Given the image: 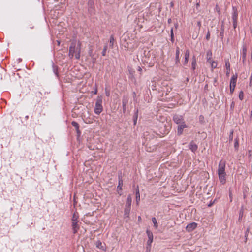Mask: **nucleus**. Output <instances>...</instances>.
Masks as SVG:
<instances>
[{
	"label": "nucleus",
	"instance_id": "nucleus-34",
	"mask_svg": "<svg viewBox=\"0 0 252 252\" xmlns=\"http://www.w3.org/2000/svg\"><path fill=\"white\" fill-rule=\"evenodd\" d=\"M199 121L201 123H204V116L203 115H200L199 117Z\"/></svg>",
	"mask_w": 252,
	"mask_h": 252
},
{
	"label": "nucleus",
	"instance_id": "nucleus-12",
	"mask_svg": "<svg viewBox=\"0 0 252 252\" xmlns=\"http://www.w3.org/2000/svg\"><path fill=\"white\" fill-rule=\"evenodd\" d=\"M233 13L232 15V19L233 22H237V17H238V12L237 9L236 7H233Z\"/></svg>",
	"mask_w": 252,
	"mask_h": 252
},
{
	"label": "nucleus",
	"instance_id": "nucleus-23",
	"mask_svg": "<svg viewBox=\"0 0 252 252\" xmlns=\"http://www.w3.org/2000/svg\"><path fill=\"white\" fill-rule=\"evenodd\" d=\"M95 245L96 247L99 249H104L103 247L102 246V243L100 240H98L96 242Z\"/></svg>",
	"mask_w": 252,
	"mask_h": 252
},
{
	"label": "nucleus",
	"instance_id": "nucleus-52",
	"mask_svg": "<svg viewBox=\"0 0 252 252\" xmlns=\"http://www.w3.org/2000/svg\"><path fill=\"white\" fill-rule=\"evenodd\" d=\"M106 94L107 96H108L109 95V92H106Z\"/></svg>",
	"mask_w": 252,
	"mask_h": 252
},
{
	"label": "nucleus",
	"instance_id": "nucleus-29",
	"mask_svg": "<svg viewBox=\"0 0 252 252\" xmlns=\"http://www.w3.org/2000/svg\"><path fill=\"white\" fill-rule=\"evenodd\" d=\"M108 46L106 44L103 48V51L102 52V56H106V51L107 50Z\"/></svg>",
	"mask_w": 252,
	"mask_h": 252
},
{
	"label": "nucleus",
	"instance_id": "nucleus-58",
	"mask_svg": "<svg viewBox=\"0 0 252 252\" xmlns=\"http://www.w3.org/2000/svg\"><path fill=\"white\" fill-rule=\"evenodd\" d=\"M91 122L90 121H88V122H87V121H86V123H90Z\"/></svg>",
	"mask_w": 252,
	"mask_h": 252
},
{
	"label": "nucleus",
	"instance_id": "nucleus-25",
	"mask_svg": "<svg viewBox=\"0 0 252 252\" xmlns=\"http://www.w3.org/2000/svg\"><path fill=\"white\" fill-rule=\"evenodd\" d=\"M78 216L75 213H74L71 219L72 222H78Z\"/></svg>",
	"mask_w": 252,
	"mask_h": 252
},
{
	"label": "nucleus",
	"instance_id": "nucleus-46",
	"mask_svg": "<svg viewBox=\"0 0 252 252\" xmlns=\"http://www.w3.org/2000/svg\"><path fill=\"white\" fill-rule=\"evenodd\" d=\"M246 196H247V195H246V193L245 192H244L243 193V198H244V199H245L246 198Z\"/></svg>",
	"mask_w": 252,
	"mask_h": 252
},
{
	"label": "nucleus",
	"instance_id": "nucleus-20",
	"mask_svg": "<svg viewBox=\"0 0 252 252\" xmlns=\"http://www.w3.org/2000/svg\"><path fill=\"white\" fill-rule=\"evenodd\" d=\"M136 200L137 204H138L139 201L140 200V192L138 187H137L136 190Z\"/></svg>",
	"mask_w": 252,
	"mask_h": 252
},
{
	"label": "nucleus",
	"instance_id": "nucleus-13",
	"mask_svg": "<svg viewBox=\"0 0 252 252\" xmlns=\"http://www.w3.org/2000/svg\"><path fill=\"white\" fill-rule=\"evenodd\" d=\"M225 67L226 68V75L228 76L230 73V64L228 59L225 60Z\"/></svg>",
	"mask_w": 252,
	"mask_h": 252
},
{
	"label": "nucleus",
	"instance_id": "nucleus-5",
	"mask_svg": "<svg viewBox=\"0 0 252 252\" xmlns=\"http://www.w3.org/2000/svg\"><path fill=\"white\" fill-rule=\"evenodd\" d=\"M146 233L148 237V240L147 243L148 246H149L150 247H151V243H152L153 240V233L152 232H151L150 231H149L148 230H147L146 231Z\"/></svg>",
	"mask_w": 252,
	"mask_h": 252
},
{
	"label": "nucleus",
	"instance_id": "nucleus-39",
	"mask_svg": "<svg viewBox=\"0 0 252 252\" xmlns=\"http://www.w3.org/2000/svg\"><path fill=\"white\" fill-rule=\"evenodd\" d=\"M171 41H173L174 40V37H173V32L172 29H171Z\"/></svg>",
	"mask_w": 252,
	"mask_h": 252
},
{
	"label": "nucleus",
	"instance_id": "nucleus-32",
	"mask_svg": "<svg viewBox=\"0 0 252 252\" xmlns=\"http://www.w3.org/2000/svg\"><path fill=\"white\" fill-rule=\"evenodd\" d=\"M239 98L241 100H242L244 98V93L243 91H240L239 94Z\"/></svg>",
	"mask_w": 252,
	"mask_h": 252
},
{
	"label": "nucleus",
	"instance_id": "nucleus-56",
	"mask_svg": "<svg viewBox=\"0 0 252 252\" xmlns=\"http://www.w3.org/2000/svg\"><path fill=\"white\" fill-rule=\"evenodd\" d=\"M170 21H171V19H168V22L170 23Z\"/></svg>",
	"mask_w": 252,
	"mask_h": 252
},
{
	"label": "nucleus",
	"instance_id": "nucleus-4",
	"mask_svg": "<svg viewBox=\"0 0 252 252\" xmlns=\"http://www.w3.org/2000/svg\"><path fill=\"white\" fill-rule=\"evenodd\" d=\"M173 120L177 124H182L185 123L184 118L181 115H175L173 117Z\"/></svg>",
	"mask_w": 252,
	"mask_h": 252
},
{
	"label": "nucleus",
	"instance_id": "nucleus-42",
	"mask_svg": "<svg viewBox=\"0 0 252 252\" xmlns=\"http://www.w3.org/2000/svg\"><path fill=\"white\" fill-rule=\"evenodd\" d=\"M233 26L234 29H235L237 27V22H233Z\"/></svg>",
	"mask_w": 252,
	"mask_h": 252
},
{
	"label": "nucleus",
	"instance_id": "nucleus-35",
	"mask_svg": "<svg viewBox=\"0 0 252 252\" xmlns=\"http://www.w3.org/2000/svg\"><path fill=\"white\" fill-rule=\"evenodd\" d=\"M243 206L241 208V209L240 211V213H239V219H240L242 217V216H243Z\"/></svg>",
	"mask_w": 252,
	"mask_h": 252
},
{
	"label": "nucleus",
	"instance_id": "nucleus-57",
	"mask_svg": "<svg viewBox=\"0 0 252 252\" xmlns=\"http://www.w3.org/2000/svg\"><path fill=\"white\" fill-rule=\"evenodd\" d=\"M28 116H26V118L27 119L28 118Z\"/></svg>",
	"mask_w": 252,
	"mask_h": 252
},
{
	"label": "nucleus",
	"instance_id": "nucleus-53",
	"mask_svg": "<svg viewBox=\"0 0 252 252\" xmlns=\"http://www.w3.org/2000/svg\"><path fill=\"white\" fill-rule=\"evenodd\" d=\"M97 90H95V91H94V94H97Z\"/></svg>",
	"mask_w": 252,
	"mask_h": 252
},
{
	"label": "nucleus",
	"instance_id": "nucleus-7",
	"mask_svg": "<svg viewBox=\"0 0 252 252\" xmlns=\"http://www.w3.org/2000/svg\"><path fill=\"white\" fill-rule=\"evenodd\" d=\"M247 46L246 45H243L242 46V62L243 63H245L246 56H247Z\"/></svg>",
	"mask_w": 252,
	"mask_h": 252
},
{
	"label": "nucleus",
	"instance_id": "nucleus-38",
	"mask_svg": "<svg viewBox=\"0 0 252 252\" xmlns=\"http://www.w3.org/2000/svg\"><path fill=\"white\" fill-rule=\"evenodd\" d=\"M234 89H235V87H231V86H230V93L231 94H233L234 91Z\"/></svg>",
	"mask_w": 252,
	"mask_h": 252
},
{
	"label": "nucleus",
	"instance_id": "nucleus-49",
	"mask_svg": "<svg viewBox=\"0 0 252 252\" xmlns=\"http://www.w3.org/2000/svg\"><path fill=\"white\" fill-rule=\"evenodd\" d=\"M200 4H199V3H196V7L198 8Z\"/></svg>",
	"mask_w": 252,
	"mask_h": 252
},
{
	"label": "nucleus",
	"instance_id": "nucleus-31",
	"mask_svg": "<svg viewBox=\"0 0 252 252\" xmlns=\"http://www.w3.org/2000/svg\"><path fill=\"white\" fill-rule=\"evenodd\" d=\"M138 110L136 111L135 114V118L133 120L134 125H135L137 123V120L138 117Z\"/></svg>",
	"mask_w": 252,
	"mask_h": 252
},
{
	"label": "nucleus",
	"instance_id": "nucleus-9",
	"mask_svg": "<svg viewBox=\"0 0 252 252\" xmlns=\"http://www.w3.org/2000/svg\"><path fill=\"white\" fill-rule=\"evenodd\" d=\"M187 127V126L185 124V123L179 125L178 126V128H177V132H178V135L182 134L183 133V129Z\"/></svg>",
	"mask_w": 252,
	"mask_h": 252
},
{
	"label": "nucleus",
	"instance_id": "nucleus-3",
	"mask_svg": "<svg viewBox=\"0 0 252 252\" xmlns=\"http://www.w3.org/2000/svg\"><path fill=\"white\" fill-rule=\"evenodd\" d=\"M103 107L102 106V96L101 95L98 96L96 99L95 106L94 108V112L97 115L100 114L103 111Z\"/></svg>",
	"mask_w": 252,
	"mask_h": 252
},
{
	"label": "nucleus",
	"instance_id": "nucleus-24",
	"mask_svg": "<svg viewBox=\"0 0 252 252\" xmlns=\"http://www.w3.org/2000/svg\"><path fill=\"white\" fill-rule=\"evenodd\" d=\"M211 66L212 70L217 67V63L215 61H212L209 63Z\"/></svg>",
	"mask_w": 252,
	"mask_h": 252
},
{
	"label": "nucleus",
	"instance_id": "nucleus-54",
	"mask_svg": "<svg viewBox=\"0 0 252 252\" xmlns=\"http://www.w3.org/2000/svg\"><path fill=\"white\" fill-rule=\"evenodd\" d=\"M147 133H148V132H146L144 133V135L145 136H147V134H146Z\"/></svg>",
	"mask_w": 252,
	"mask_h": 252
},
{
	"label": "nucleus",
	"instance_id": "nucleus-48",
	"mask_svg": "<svg viewBox=\"0 0 252 252\" xmlns=\"http://www.w3.org/2000/svg\"><path fill=\"white\" fill-rule=\"evenodd\" d=\"M138 71L141 72L142 71V68L140 67H138Z\"/></svg>",
	"mask_w": 252,
	"mask_h": 252
},
{
	"label": "nucleus",
	"instance_id": "nucleus-45",
	"mask_svg": "<svg viewBox=\"0 0 252 252\" xmlns=\"http://www.w3.org/2000/svg\"><path fill=\"white\" fill-rule=\"evenodd\" d=\"M150 247L149 246L147 247V251H146V252H150Z\"/></svg>",
	"mask_w": 252,
	"mask_h": 252
},
{
	"label": "nucleus",
	"instance_id": "nucleus-1",
	"mask_svg": "<svg viewBox=\"0 0 252 252\" xmlns=\"http://www.w3.org/2000/svg\"><path fill=\"white\" fill-rule=\"evenodd\" d=\"M81 44L80 41H72L69 47V56L72 58L74 56L76 59L79 60L80 57Z\"/></svg>",
	"mask_w": 252,
	"mask_h": 252
},
{
	"label": "nucleus",
	"instance_id": "nucleus-17",
	"mask_svg": "<svg viewBox=\"0 0 252 252\" xmlns=\"http://www.w3.org/2000/svg\"><path fill=\"white\" fill-rule=\"evenodd\" d=\"M189 57V50H186L185 52V61L184 62V64H187L188 62V60Z\"/></svg>",
	"mask_w": 252,
	"mask_h": 252
},
{
	"label": "nucleus",
	"instance_id": "nucleus-21",
	"mask_svg": "<svg viewBox=\"0 0 252 252\" xmlns=\"http://www.w3.org/2000/svg\"><path fill=\"white\" fill-rule=\"evenodd\" d=\"M131 202H132V198L131 197V196L130 195H129L127 198V200H126L125 205L131 206Z\"/></svg>",
	"mask_w": 252,
	"mask_h": 252
},
{
	"label": "nucleus",
	"instance_id": "nucleus-2",
	"mask_svg": "<svg viewBox=\"0 0 252 252\" xmlns=\"http://www.w3.org/2000/svg\"><path fill=\"white\" fill-rule=\"evenodd\" d=\"M225 161L220 160L219 164L218 174L220 182L224 185L226 183Z\"/></svg>",
	"mask_w": 252,
	"mask_h": 252
},
{
	"label": "nucleus",
	"instance_id": "nucleus-8",
	"mask_svg": "<svg viewBox=\"0 0 252 252\" xmlns=\"http://www.w3.org/2000/svg\"><path fill=\"white\" fill-rule=\"evenodd\" d=\"M79 228L80 226L78 224V222H72V228L73 234L77 233Z\"/></svg>",
	"mask_w": 252,
	"mask_h": 252
},
{
	"label": "nucleus",
	"instance_id": "nucleus-37",
	"mask_svg": "<svg viewBox=\"0 0 252 252\" xmlns=\"http://www.w3.org/2000/svg\"><path fill=\"white\" fill-rule=\"evenodd\" d=\"M210 33L209 31H208L207 32V34L206 35V38L207 40H209L210 39Z\"/></svg>",
	"mask_w": 252,
	"mask_h": 252
},
{
	"label": "nucleus",
	"instance_id": "nucleus-22",
	"mask_svg": "<svg viewBox=\"0 0 252 252\" xmlns=\"http://www.w3.org/2000/svg\"><path fill=\"white\" fill-rule=\"evenodd\" d=\"M114 41H115V39H114V36L113 35H111V36L110 37L109 42H110V47L111 48H113Z\"/></svg>",
	"mask_w": 252,
	"mask_h": 252
},
{
	"label": "nucleus",
	"instance_id": "nucleus-27",
	"mask_svg": "<svg viewBox=\"0 0 252 252\" xmlns=\"http://www.w3.org/2000/svg\"><path fill=\"white\" fill-rule=\"evenodd\" d=\"M152 222L154 224V226L156 228L158 227V223L155 217H153L152 219Z\"/></svg>",
	"mask_w": 252,
	"mask_h": 252
},
{
	"label": "nucleus",
	"instance_id": "nucleus-43",
	"mask_svg": "<svg viewBox=\"0 0 252 252\" xmlns=\"http://www.w3.org/2000/svg\"><path fill=\"white\" fill-rule=\"evenodd\" d=\"M229 198L230 199V202H232V194L231 192L229 193Z\"/></svg>",
	"mask_w": 252,
	"mask_h": 252
},
{
	"label": "nucleus",
	"instance_id": "nucleus-19",
	"mask_svg": "<svg viewBox=\"0 0 252 252\" xmlns=\"http://www.w3.org/2000/svg\"><path fill=\"white\" fill-rule=\"evenodd\" d=\"M196 66V60L195 56L192 57V63H191V68L193 70H194Z\"/></svg>",
	"mask_w": 252,
	"mask_h": 252
},
{
	"label": "nucleus",
	"instance_id": "nucleus-41",
	"mask_svg": "<svg viewBox=\"0 0 252 252\" xmlns=\"http://www.w3.org/2000/svg\"><path fill=\"white\" fill-rule=\"evenodd\" d=\"M89 54L90 56H91V57H93V52H92V49H90L89 50Z\"/></svg>",
	"mask_w": 252,
	"mask_h": 252
},
{
	"label": "nucleus",
	"instance_id": "nucleus-30",
	"mask_svg": "<svg viewBox=\"0 0 252 252\" xmlns=\"http://www.w3.org/2000/svg\"><path fill=\"white\" fill-rule=\"evenodd\" d=\"M239 147V142H238V138H236L235 139V143H234V148L235 149H238Z\"/></svg>",
	"mask_w": 252,
	"mask_h": 252
},
{
	"label": "nucleus",
	"instance_id": "nucleus-50",
	"mask_svg": "<svg viewBox=\"0 0 252 252\" xmlns=\"http://www.w3.org/2000/svg\"><path fill=\"white\" fill-rule=\"evenodd\" d=\"M92 2H93L92 1V0H89V3L90 4H92Z\"/></svg>",
	"mask_w": 252,
	"mask_h": 252
},
{
	"label": "nucleus",
	"instance_id": "nucleus-47",
	"mask_svg": "<svg viewBox=\"0 0 252 252\" xmlns=\"http://www.w3.org/2000/svg\"><path fill=\"white\" fill-rule=\"evenodd\" d=\"M213 203H210L208 205V207H211L213 205Z\"/></svg>",
	"mask_w": 252,
	"mask_h": 252
},
{
	"label": "nucleus",
	"instance_id": "nucleus-11",
	"mask_svg": "<svg viewBox=\"0 0 252 252\" xmlns=\"http://www.w3.org/2000/svg\"><path fill=\"white\" fill-rule=\"evenodd\" d=\"M237 79V75H233L230 79V86L235 87Z\"/></svg>",
	"mask_w": 252,
	"mask_h": 252
},
{
	"label": "nucleus",
	"instance_id": "nucleus-10",
	"mask_svg": "<svg viewBox=\"0 0 252 252\" xmlns=\"http://www.w3.org/2000/svg\"><path fill=\"white\" fill-rule=\"evenodd\" d=\"M123 180L120 176H119L118 185L117 187V191L120 195H122V193L120 192L119 191L122 190Z\"/></svg>",
	"mask_w": 252,
	"mask_h": 252
},
{
	"label": "nucleus",
	"instance_id": "nucleus-55",
	"mask_svg": "<svg viewBox=\"0 0 252 252\" xmlns=\"http://www.w3.org/2000/svg\"><path fill=\"white\" fill-rule=\"evenodd\" d=\"M57 42H58V45H60V41H57Z\"/></svg>",
	"mask_w": 252,
	"mask_h": 252
},
{
	"label": "nucleus",
	"instance_id": "nucleus-51",
	"mask_svg": "<svg viewBox=\"0 0 252 252\" xmlns=\"http://www.w3.org/2000/svg\"><path fill=\"white\" fill-rule=\"evenodd\" d=\"M138 220H139V221H140V220H141V217H140V216H139V217H138Z\"/></svg>",
	"mask_w": 252,
	"mask_h": 252
},
{
	"label": "nucleus",
	"instance_id": "nucleus-33",
	"mask_svg": "<svg viewBox=\"0 0 252 252\" xmlns=\"http://www.w3.org/2000/svg\"><path fill=\"white\" fill-rule=\"evenodd\" d=\"M233 130H232L230 132V134H229V141H231L233 140Z\"/></svg>",
	"mask_w": 252,
	"mask_h": 252
},
{
	"label": "nucleus",
	"instance_id": "nucleus-44",
	"mask_svg": "<svg viewBox=\"0 0 252 252\" xmlns=\"http://www.w3.org/2000/svg\"><path fill=\"white\" fill-rule=\"evenodd\" d=\"M126 109V105H125L124 107H123V113H125Z\"/></svg>",
	"mask_w": 252,
	"mask_h": 252
},
{
	"label": "nucleus",
	"instance_id": "nucleus-16",
	"mask_svg": "<svg viewBox=\"0 0 252 252\" xmlns=\"http://www.w3.org/2000/svg\"><path fill=\"white\" fill-rule=\"evenodd\" d=\"M131 210L130 206H126L124 209V216L126 217H128Z\"/></svg>",
	"mask_w": 252,
	"mask_h": 252
},
{
	"label": "nucleus",
	"instance_id": "nucleus-26",
	"mask_svg": "<svg viewBox=\"0 0 252 252\" xmlns=\"http://www.w3.org/2000/svg\"><path fill=\"white\" fill-rule=\"evenodd\" d=\"M128 99L127 97H124L123 99H122V106H123V107H124L125 105H127V104L128 103Z\"/></svg>",
	"mask_w": 252,
	"mask_h": 252
},
{
	"label": "nucleus",
	"instance_id": "nucleus-18",
	"mask_svg": "<svg viewBox=\"0 0 252 252\" xmlns=\"http://www.w3.org/2000/svg\"><path fill=\"white\" fill-rule=\"evenodd\" d=\"M179 55H180V49L178 47H176V63H179Z\"/></svg>",
	"mask_w": 252,
	"mask_h": 252
},
{
	"label": "nucleus",
	"instance_id": "nucleus-14",
	"mask_svg": "<svg viewBox=\"0 0 252 252\" xmlns=\"http://www.w3.org/2000/svg\"><path fill=\"white\" fill-rule=\"evenodd\" d=\"M189 149L193 152H195L197 149V145L193 141H191L189 145Z\"/></svg>",
	"mask_w": 252,
	"mask_h": 252
},
{
	"label": "nucleus",
	"instance_id": "nucleus-28",
	"mask_svg": "<svg viewBox=\"0 0 252 252\" xmlns=\"http://www.w3.org/2000/svg\"><path fill=\"white\" fill-rule=\"evenodd\" d=\"M71 124H72V125L74 127H75V128L76 129V130H79V126L77 122H75V121H73V122H72Z\"/></svg>",
	"mask_w": 252,
	"mask_h": 252
},
{
	"label": "nucleus",
	"instance_id": "nucleus-6",
	"mask_svg": "<svg viewBox=\"0 0 252 252\" xmlns=\"http://www.w3.org/2000/svg\"><path fill=\"white\" fill-rule=\"evenodd\" d=\"M197 227V223L195 222H192L186 226V230L188 232H191L195 229Z\"/></svg>",
	"mask_w": 252,
	"mask_h": 252
},
{
	"label": "nucleus",
	"instance_id": "nucleus-40",
	"mask_svg": "<svg viewBox=\"0 0 252 252\" xmlns=\"http://www.w3.org/2000/svg\"><path fill=\"white\" fill-rule=\"evenodd\" d=\"M252 85V73L251 74V75L250 78V86Z\"/></svg>",
	"mask_w": 252,
	"mask_h": 252
},
{
	"label": "nucleus",
	"instance_id": "nucleus-15",
	"mask_svg": "<svg viewBox=\"0 0 252 252\" xmlns=\"http://www.w3.org/2000/svg\"><path fill=\"white\" fill-rule=\"evenodd\" d=\"M212 52L211 50H209L207 51L206 53V60L207 62L209 63L213 60H212Z\"/></svg>",
	"mask_w": 252,
	"mask_h": 252
},
{
	"label": "nucleus",
	"instance_id": "nucleus-36",
	"mask_svg": "<svg viewBox=\"0 0 252 252\" xmlns=\"http://www.w3.org/2000/svg\"><path fill=\"white\" fill-rule=\"evenodd\" d=\"M249 228H247V230H246V231L245 232V237H246V241H247V237H248V233H249Z\"/></svg>",
	"mask_w": 252,
	"mask_h": 252
}]
</instances>
